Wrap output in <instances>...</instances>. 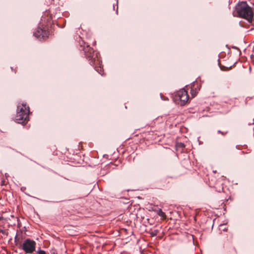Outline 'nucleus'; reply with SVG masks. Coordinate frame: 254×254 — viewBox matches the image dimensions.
<instances>
[{
	"instance_id": "39448f33",
	"label": "nucleus",
	"mask_w": 254,
	"mask_h": 254,
	"mask_svg": "<svg viewBox=\"0 0 254 254\" xmlns=\"http://www.w3.org/2000/svg\"><path fill=\"white\" fill-rule=\"evenodd\" d=\"M189 96L188 92L184 89L178 91L174 97V100L177 104L181 106H184L188 102Z\"/></svg>"
},
{
	"instance_id": "6e6552de",
	"label": "nucleus",
	"mask_w": 254,
	"mask_h": 254,
	"mask_svg": "<svg viewBox=\"0 0 254 254\" xmlns=\"http://www.w3.org/2000/svg\"><path fill=\"white\" fill-rule=\"evenodd\" d=\"M220 68H221V69L222 70H224V71H225V70H228L229 69L231 68V67L228 68V67H225V66H220Z\"/></svg>"
},
{
	"instance_id": "0eeeda50",
	"label": "nucleus",
	"mask_w": 254,
	"mask_h": 254,
	"mask_svg": "<svg viewBox=\"0 0 254 254\" xmlns=\"http://www.w3.org/2000/svg\"><path fill=\"white\" fill-rule=\"evenodd\" d=\"M157 213L158 215L162 218V220H165L166 219V215L165 213L163 212L161 209H159L157 210Z\"/></svg>"
},
{
	"instance_id": "9d476101",
	"label": "nucleus",
	"mask_w": 254,
	"mask_h": 254,
	"mask_svg": "<svg viewBox=\"0 0 254 254\" xmlns=\"http://www.w3.org/2000/svg\"><path fill=\"white\" fill-rule=\"evenodd\" d=\"M217 132L219 133H221L223 135H225L228 132L227 131L223 132V131H221L220 130H218Z\"/></svg>"
},
{
	"instance_id": "1a4fd4ad",
	"label": "nucleus",
	"mask_w": 254,
	"mask_h": 254,
	"mask_svg": "<svg viewBox=\"0 0 254 254\" xmlns=\"http://www.w3.org/2000/svg\"><path fill=\"white\" fill-rule=\"evenodd\" d=\"M37 253L38 254H47L45 251L41 250H40L38 251H37Z\"/></svg>"
},
{
	"instance_id": "7ed1b4c3",
	"label": "nucleus",
	"mask_w": 254,
	"mask_h": 254,
	"mask_svg": "<svg viewBox=\"0 0 254 254\" xmlns=\"http://www.w3.org/2000/svg\"><path fill=\"white\" fill-rule=\"evenodd\" d=\"M29 108L25 104L17 106L15 122L18 124H25L29 120Z\"/></svg>"
},
{
	"instance_id": "9b49d317",
	"label": "nucleus",
	"mask_w": 254,
	"mask_h": 254,
	"mask_svg": "<svg viewBox=\"0 0 254 254\" xmlns=\"http://www.w3.org/2000/svg\"><path fill=\"white\" fill-rule=\"evenodd\" d=\"M191 93L192 96L193 97H194V96L195 95V92H194L193 90H191Z\"/></svg>"
},
{
	"instance_id": "f03ea898",
	"label": "nucleus",
	"mask_w": 254,
	"mask_h": 254,
	"mask_svg": "<svg viewBox=\"0 0 254 254\" xmlns=\"http://www.w3.org/2000/svg\"><path fill=\"white\" fill-rule=\"evenodd\" d=\"M236 11L240 17L247 19L251 25H254V12L246 1L239 2L236 6Z\"/></svg>"
},
{
	"instance_id": "20e7f679",
	"label": "nucleus",
	"mask_w": 254,
	"mask_h": 254,
	"mask_svg": "<svg viewBox=\"0 0 254 254\" xmlns=\"http://www.w3.org/2000/svg\"><path fill=\"white\" fill-rule=\"evenodd\" d=\"M16 245H18L26 254H32L35 251L36 242L30 239H26L23 243L16 237Z\"/></svg>"
},
{
	"instance_id": "f257e3e1",
	"label": "nucleus",
	"mask_w": 254,
	"mask_h": 254,
	"mask_svg": "<svg viewBox=\"0 0 254 254\" xmlns=\"http://www.w3.org/2000/svg\"><path fill=\"white\" fill-rule=\"evenodd\" d=\"M80 50L84 52L85 57L88 60L90 65L93 66L95 69L101 75L104 74V70L102 65V62L99 57V54L93 50L88 43L83 41L79 42Z\"/></svg>"
},
{
	"instance_id": "423d86ee",
	"label": "nucleus",
	"mask_w": 254,
	"mask_h": 254,
	"mask_svg": "<svg viewBox=\"0 0 254 254\" xmlns=\"http://www.w3.org/2000/svg\"><path fill=\"white\" fill-rule=\"evenodd\" d=\"M34 35L40 40H44L48 37V32L44 28L38 27L34 33Z\"/></svg>"
}]
</instances>
